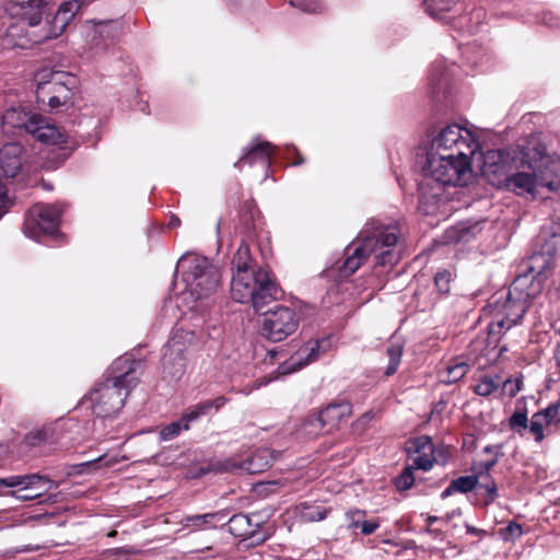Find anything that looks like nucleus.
Segmentation results:
<instances>
[{"label": "nucleus", "instance_id": "nucleus-45", "mask_svg": "<svg viewBox=\"0 0 560 560\" xmlns=\"http://www.w3.org/2000/svg\"><path fill=\"white\" fill-rule=\"evenodd\" d=\"M366 516V512L364 510L354 509L347 513V517L349 520V528L357 529L359 528V524Z\"/></svg>", "mask_w": 560, "mask_h": 560}, {"label": "nucleus", "instance_id": "nucleus-8", "mask_svg": "<svg viewBox=\"0 0 560 560\" xmlns=\"http://www.w3.org/2000/svg\"><path fill=\"white\" fill-rule=\"evenodd\" d=\"M528 275L517 276L508 290L498 291L499 295L492 304V316L502 315L498 325L503 326L505 320L510 325H515L524 317L530 301V293L525 289Z\"/></svg>", "mask_w": 560, "mask_h": 560}, {"label": "nucleus", "instance_id": "nucleus-7", "mask_svg": "<svg viewBox=\"0 0 560 560\" xmlns=\"http://www.w3.org/2000/svg\"><path fill=\"white\" fill-rule=\"evenodd\" d=\"M182 279L191 295L200 300L214 293L220 284V271L202 256H183L177 264Z\"/></svg>", "mask_w": 560, "mask_h": 560}, {"label": "nucleus", "instance_id": "nucleus-46", "mask_svg": "<svg viewBox=\"0 0 560 560\" xmlns=\"http://www.w3.org/2000/svg\"><path fill=\"white\" fill-rule=\"evenodd\" d=\"M202 416V413L199 411L198 407L196 405L190 406L188 409L183 412L182 418L190 427L191 422H195L199 420Z\"/></svg>", "mask_w": 560, "mask_h": 560}, {"label": "nucleus", "instance_id": "nucleus-11", "mask_svg": "<svg viewBox=\"0 0 560 560\" xmlns=\"http://www.w3.org/2000/svg\"><path fill=\"white\" fill-rule=\"evenodd\" d=\"M352 415V404L349 400L331 401L317 412L307 416L304 427H314L326 433L339 429Z\"/></svg>", "mask_w": 560, "mask_h": 560}, {"label": "nucleus", "instance_id": "nucleus-12", "mask_svg": "<svg viewBox=\"0 0 560 560\" xmlns=\"http://www.w3.org/2000/svg\"><path fill=\"white\" fill-rule=\"evenodd\" d=\"M187 360L185 345L179 340L168 341L162 357L163 377L170 381L180 380L186 372Z\"/></svg>", "mask_w": 560, "mask_h": 560}, {"label": "nucleus", "instance_id": "nucleus-39", "mask_svg": "<svg viewBox=\"0 0 560 560\" xmlns=\"http://www.w3.org/2000/svg\"><path fill=\"white\" fill-rule=\"evenodd\" d=\"M509 425L511 430L522 432L523 430L529 429L527 411H515L509 419Z\"/></svg>", "mask_w": 560, "mask_h": 560}, {"label": "nucleus", "instance_id": "nucleus-28", "mask_svg": "<svg viewBox=\"0 0 560 560\" xmlns=\"http://www.w3.org/2000/svg\"><path fill=\"white\" fill-rule=\"evenodd\" d=\"M238 219L244 232L252 233L255 228V202L253 199L245 200L242 203Z\"/></svg>", "mask_w": 560, "mask_h": 560}, {"label": "nucleus", "instance_id": "nucleus-34", "mask_svg": "<svg viewBox=\"0 0 560 560\" xmlns=\"http://www.w3.org/2000/svg\"><path fill=\"white\" fill-rule=\"evenodd\" d=\"M415 483L413 467L406 466L394 479V486L398 491L409 490Z\"/></svg>", "mask_w": 560, "mask_h": 560}, {"label": "nucleus", "instance_id": "nucleus-58", "mask_svg": "<svg viewBox=\"0 0 560 560\" xmlns=\"http://www.w3.org/2000/svg\"><path fill=\"white\" fill-rule=\"evenodd\" d=\"M485 331L487 332V337L489 338V337H490V324H488V325L485 327Z\"/></svg>", "mask_w": 560, "mask_h": 560}, {"label": "nucleus", "instance_id": "nucleus-32", "mask_svg": "<svg viewBox=\"0 0 560 560\" xmlns=\"http://www.w3.org/2000/svg\"><path fill=\"white\" fill-rule=\"evenodd\" d=\"M386 353L388 357V364L385 370V375L392 376L397 372L399 368L402 355V349L400 346L392 345L387 348Z\"/></svg>", "mask_w": 560, "mask_h": 560}, {"label": "nucleus", "instance_id": "nucleus-52", "mask_svg": "<svg viewBox=\"0 0 560 560\" xmlns=\"http://www.w3.org/2000/svg\"><path fill=\"white\" fill-rule=\"evenodd\" d=\"M443 520V517H439V516H435V515H428L427 518H425V524L428 527H431L434 523L439 522Z\"/></svg>", "mask_w": 560, "mask_h": 560}, {"label": "nucleus", "instance_id": "nucleus-23", "mask_svg": "<svg viewBox=\"0 0 560 560\" xmlns=\"http://www.w3.org/2000/svg\"><path fill=\"white\" fill-rule=\"evenodd\" d=\"M479 483L478 475L460 476L453 479L450 485L442 491L441 498L446 499L455 492L468 493L476 489Z\"/></svg>", "mask_w": 560, "mask_h": 560}, {"label": "nucleus", "instance_id": "nucleus-9", "mask_svg": "<svg viewBox=\"0 0 560 560\" xmlns=\"http://www.w3.org/2000/svg\"><path fill=\"white\" fill-rule=\"evenodd\" d=\"M66 209L63 203H37L26 213L24 233L33 238L42 234L55 235L59 232L60 218Z\"/></svg>", "mask_w": 560, "mask_h": 560}, {"label": "nucleus", "instance_id": "nucleus-62", "mask_svg": "<svg viewBox=\"0 0 560 560\" xmlns=\"http://www.w3.org/2000/svg\"><path fill=\"white\" fill-rule=\"evenodd\" d=\"M498 387V385H494V383L492 382V385H491V388H492V392Z\"/></svg>", "mask_w": 560, "mask_h": 560}, {"label": "nucleus", "instance_id": "nucleus-25", "mask_svg": "<svg viewBox=\"0 0 560 560\" xmlns=\"http://www.w3.org/2000/svg\"><path fill=\"white\" fill-rule=\"evenodd\" d=\"M49 93L61 95L63 101H67L70 97V90L62 82L45 80L37 84L36 95L38 101L45 102L46 96H48Z\"/></svg>", "mask_w": 560, "mask_h": 560}, {"label": "nucleus", "instance_id": "nucleus-33", "mask_svg": "<svg viewBox=\"0 0 560 560\" xmlns=\"http://www.w3.org/2000/svg\"><path fill=\"white\" fill-rule=\"evenodd\" d=\"M229 401V398L225 396H218L214 399H207L201 400L196 406L198 407L199 411L202 413V416H208L212 412L219 411L225 404Z\"/></svg>", "mask_w": 560, "mask_h": 560}, {"label": "nucleus", "instance_id": "nucleus-13", "mask_svg": "<svg viewBox=\"0 0 560 560\" xmlns=\"http://www.w3.org/2000/svg\"><path fill=\"white\" fill-rule=\"evenodd\" d=\"M275 462L269 448H259L243 460L228 459L222 463L220 469L224 471H242L249 475L261 474L268 470Z\"/></svg>", "mask_w": 560, "mask_h": 560}, {"label": "nucleus", "instance_id": "nucleus-29", "mask_svg": "<svg viewBox=\"0 0 560 560\" xmlns=\"http://www.w3.org/2000/svg\"><path fill=\"white\" fill-rule=\"evenodd\" d=\"M457 0H425V11L435 19H443V13L451 11Z\"/></svg>", "mask_w": 560, "mask_h": 560}, {"label": "nucleus", "instance_id": "nucleus-20", "mask_svg": "<svg viewBox=\"0 0 560 560\" xmlns=\"http://www.w3.org/2000/svg\"><path fill=\"white\" fill-rule=\"evenodd\" d=\"M273 155V147L268 141H261L250 149H248L245 154L235 162V167L242 168L244 165H254L261 164L264 166H269L271 163V158Z\"/></svg>", "mask_w": 560, "mask_h": 560}, {"label": "nucleus", "instance_id": "nucleus-56", "mask_svg": "<svg viewBox=\"0 0 560 560\" xmlns=\"http://www.w3.org/2000/svg\"><path fill=\"white\" fill-rule=\"evenodd\" d=\"M179 224H180V220L177 217L171 218V220H170V226L171 228H176Z\"/></svg>", "mask_w": 560, "mask_h": 560}, {"label": "nucleus", "instance_id": "nucleus-63", "mask_svg": "<svg viewBox=\"0 0 560 560\" xmlns=\"http://www.w3.org/2000/svg\"><path fill=\"white\" fill-rule=\"evenodd\" d=\"M485 452H490V446H485Z\"/></svg>", "mask_w": 560, "mask_h": 560}, {"label": "nucleus", "instance_id": "nucleus-18", "mask_svg": "<svg viewBox=\"0 0 560 560\" xmlns=\"http://www.w3.org/2000/svg\"><path fill=\"white\" fill-rule=\"evenodd\" d=\"M3 122L9 124L15 128H24L35 139L42 130V126L46 124L45 119L42 116H27V114L21 113L15 108L8 109L4 113Z\"/></svg>", "mask_w": 560, "mask_h": 560}, {"label": "nucleus", "instance_id": "nucleus-61", "mask_svg": "<svg viewBox=\"0 0 560 560\" xmlns=\"http://www.w3.org/2000/svg\"><path fill=\"white\" fill-rule=\"evenodd\" d=\"M502 233H503V237H504V238H506V236H508V234H509V233H508V231H506V230H503V231H502Z\"/></svg>", "mask_w": 560, "mask_h": 560}, {"label": "nucleus", "instance_id": "nucleus-48", "mask_svg": "<svg viewBox=\"0 0 560 560\" xmlns=\"http://www.w3.org/2000/svg\"><path fill=\"white\" fill-rule=\"evenodd\" d=\"M50 486L46 489H42L39 491H36L34 493H30V494H18L16 491H11L10 494L12 497H15L16 499L19 500H23V501H30V500H33V499H37L39 497H42V494L47 491V490H50L51 488H54V485L49 483Z\"/></svg>", "mask_w": 560, "mask_h": 560}, {"label": "nucleus", "instance_id": "nucleus-55", "mask_svg": "<svg viewBox=\"0 0 560 560\" xmlns=\"http://www.w3.org/2000/svg\"><path fill=\"white\" fill-rule=\"evenodd\" d=\"M528 271H529V273H532V275H533V276H532V278H533V279H534V278H536V277H538V276H540V275L542 273V270H536V268H535L534 266H530V267L528 268Z\"/></svg>", "mask_w": 560, "mask_h": 560}, {"label": "nucleus", "instance_id": "nucleus-38", "mask_svg": "<svg viewBox=\"0 0 560 560\" xmlns=\"http://www.w3.org/2000/svg\"><path fill=\"white\" fill-rule=\"evenodd\" d=\"M523 534L522 526L516 522H510L506 526L499 529L498 535L504 541H512L520 538Z\"/></svg>", "mask_w": 560, "mask_h": 560}, {"label": "nucleus", "instance_id": "nucleus-53", "mask_svg": "<svg viewBox=\"0 0 560 560\" xmlns=\"http://www.w3.org/2000/svg\"><path fill=\"white\" fill-rule=\"evenodd\" d=\"M303 163H304V158H303V155H302L300 152H298V151H296V152H295V159H294V161H293V163H292V164H293V165H301V164H303Z\"/></svg>", "mask_w": 560, "mask_h": 560}, {"label": "nucleus", "instance_id": "nucleus-1", "mask_svg": "<svg viewBox=\"0 0 560 560\" xmlns=\"http://www.w3.org/2000/svg\"><path fill=\"white\" fill-rule=\"evenodd\" d=\"M143 362L129 355L117 358L108 368L104 381L96 383L85 396L92 404L96 417L117 415L130 392L139 384Z\"/></svg>", "mask_w": 560, "mask_h": 560}, {"label": "nucleus", "instance_id": "nucleus-22", "mask_svg": "<svg viewBox=\"0 0 560 560\" xmlns=\"http://www.w3.org/2000/svg\"><path fill=\"white\" fill-rule=\"evenodd\" d=\"M59 433L52 424H46L28 432L24 442L30 447H42L57 443Z\"/></svg>", "mask_w": 560, "mask_h": 560}, {"label": "nucleus", "instance_id": "nucleus-54", "mask_svg": "<svg viewBox=\"0 0 560 560\" xmlns=\"http://www.w3.org/2000/svg\"><path fill=\"white\" fill-rule=\"evenodd\" d=\"M467 533H470V534L481 533L483 536L487 535L486 530H479V529H477L476 527H472V526H467Z\"/></svg>", "mask_w": 560, "mask_h": 560}, {"label": "nucleus", "instance_id": "nucleus-59", "mask_svg": "<svg viewBox=\"0 0 560 560\" xmlns=\"http://www.w3.org/2000/svg\"><path fill=\"white\" fill-rule=\"evenodd\" d=\"M483 467H485V469H486L487 471H489V470H490V462H486V463L483 464Z\"/></svg>", "mask_w": 560, "mask_h": 560}, {"label": "nucleus", "instance_id": "nucleus-60", "mask_svg": "<svg viewBox=\"0 0 560 560\" xmlns=\"http://www.w3.org/2000/svg\"><path fill=\"white\" fill-rule=\"evenodd\" d=\"M106 22L105 21H98V22H95L96 25H103L105 24Z\"/></svg>", "mask_w": 560, "mask_h": 560}, {"label": "nucleus", "instance_id": "nucleus-43", "mask_svg": "<svg viewBox=\"0 0 560 560\" xmlns=\"http://www.w3.org/2000/svg\"><path fill=\"white\" fill-rule=\"evenodd\" d=\"M22 147L18 143H8L0 150V163L4 162V159L21 155Z\"/></svg>", "mask_w": 560, "mask_h": 560}, {"label": "nucleus", "instance_id": "nucleus-57", "mask_svg": "<svg viewBox=\"0 0 560 560\" xmlns=\"http://www.w3.org/2000/svg\"><path fill=\"white\" fill-rule=\"evenodd\" d=\"M497 497V487L492 482V501L494 500V498Z\"/></svg>", "mask_w": 560, "mask_h": 560}, {"label": "nucleus", "instance_id": "nucleus-27", "mask_svg": "<svg viewBox=\"0 0 560 560\" xmlns=\"http://www.w3.org/2000/svg\"><path fill=\"white\" fill-rule=\"evenodd\" d=\"M219 518V513H205L187 515L183 520V524L186 527H194L196 529H205L209 527H215V521Z\"/></svg>", "mask_w": 560, "mask_h": 560}, {"label": "nucleus", "instance_id": "nucleus-17", "mask_svg": "<svg viewBox=\"0 0 560 560\" xmlns=\"http://www.w3.org/2000/svg\"><path fill=\"white\" fill-rule=\"evenodd\" d=\"M506 189L513 191L518 196H528L533 198L537 194V187L540 186L538 179L533 171H520L515 174L508 176L504 180Z\"/></svg>", "mask_w": 560, "mask_h": 560}, {"label": "nucleus", "instance_id": "nucleus-30", "mask_svg": "<svg viewBox=\"0 0 560 560\" xmlns=\"http://www.w3.org/2000/svg\"><path fill=\"white\" fill-rule=\"evenodd\" d=\"M187 430H189V425L180 417L177 421L164 425L160 431V438L162 441H171L177 438L182 431Z\"/></svg>", "mask_w": 560, "mask_h": 560}, {"label": "nucleus", "instance_id": "nucleus-36", "mask_svg": "<svg viewBox=\"0 0 560 560\" xmlns=\"http://www.w3.org/2000/svg\"><path fill=\"white\" fill-rule=\"evenodd\" d=\"M452 273L446 270H440L434 276V285L440 294H447L451 289Z\"/></svg>", "mask_w": 560, "mask_h": 560}, {"label": "nucleus", "instance_id": "nucleus-4", "mask_svg": "<svg viewBox=\"0 0 560 560\" xmlns=\"http://www.w3.org/2000/svg\"><path fill=\"white\" fill-rule=\"evenodd\" d=\"M398 242V229L384 226L376 229L349 244L345 249V260L338 271L341 278L353 275L371 255L375 256L376 265L392 267L398 261L394 248Z\"/></svg>", "mask_w": 560, "mask_h": 560}, {"label": "nucleus", "instance_id": "nucleus-10", "mask_svg": "<svg viewBox=\"0 0 560 560\" xmlns=\"http://www.w3.org/2000/svg\"><path fill=\"white\" fill-rule=\"evenodd\" d=\"M300 324L295 310L278 305L262 313L260 335L271 342H280L294 334Z\"/></svg>", "mask_w": 560, "mask_h": 560}, {"label": "nucleus", "instance_id": "nucleus-50", "mask_svg": "<svg viewBox=\"0 0 560 560\" xmlns=\"http://www.w3.org/2000/svg\"><path fill=\"white\" fill-rule=\"evenodd\" d=\"M67 101H63L61 95H48L47 103L50 108L56 109L63 105Z\"/></svg>", "mask_w": 560, "mask_h": 560}, {"label": "nucleus", "instance_id": "nucleus-3", "mask_svg": "<svg viewBox=\"0 0 560 560\" xmlns=\"http://www.w3.org/2000/svg\"><path fill=\"white\" fill-rule=\"evenodd\" d=\"M494 154L498 155V161H492V166L502 164L515 168L527 167L535 173L540 187L549 190L560 187V159L547 153L546 145L539 137L530 136L523 144H517L515 148L492 149V160Z\"/></svg>", "mask_w": 560, "mask_h": 560}, {"label": "nucleus", "instance_id": "nucleus-37", "mask_svg": "<svg viewBox=\"0 0 560 560\" xmlns=\"http://www.w3.org/2000/svg\"><path fill=\"white\" fill-rule=\"evenodd\" d=\"M475 381L478 382L472 386L474 392L480 396L490 395V375L486 371H479L475 374Z\"/></svg>", "mask_w": 560, "mask_h": 560}, {"label": "nucleus", "instance_id": "nucleus-6", "mask_svg": "<svg viewBox=\"0 0 560 560\" xmlns=\"http://www.w3.org/2000/svg\"><path fill=\"white\" fill-rule=\"evenodd\" d=\"M478 173L472 160H464L453 154H438L427 151L425 163L422 167V178L430 179L443 187L466 186L472 176H487Z\"/></svg>", "mask_w": 560, "mask_h": 560}, {"label": "nucleus", "instance_id": "nucleus-47", "mask_svg": "<svg viewBox=\"0 0 560 560\" xmlns=\"http://www.w3.org/2000/svg\"><path fill=\"white\" fill-rule=\"evenodd\" d=\"M380 525L381 523L378 520H362L359 524V528L363 535L368 536L373 534Z\"/></svg>", "mask_w": 560, "mask_h": 560}, {"label": "nucleus", "instance_id": "nucleus-51", "mask_svg": "<svg viewBox=\"0 0 560 560\" xmlns=\"http://www.w3.org/2000/svg\"><path fill=\"white\" fill-rule=\"evenodd\" d=\"M550 243L555 250H560V233L553 232L550 236Z\"/></svg>", "mask_w": 560, "mask_h": 560}, {"label": "nucleus", "instance_id": "nucleus-26", "mask_svg": "<svg viewBox=\"0 0 560 560\" xmlns=\"http://www.w3.org/2000/svg\"><path fill=\"white\" fill-rule=\"evenodd\" d=\"M36 140L42 143L56 145L66 143L67 136L55 125H49L46 122L44 126H42V130L39 131Z\"/></svg>", "mask_w": 560, "mask_h": 560}, {"label": "nucleus", "instance_id": "nucleus-31", "mask_svg": "<svg viewBox=\"0 0 560 560\" xmlns=\"http://www.w3.org/2000/svg\"><path fill=\"white\" fill-rule=\"evenodd\" d=\"M318 341L308 342L305 347L301 348L298 351L296 355L299 357V359L296 361V364L299 366H304L310 362L315 361L318 358Z\"/></svg>", "mask_w": 560, "mask_h": 560}, {"label": "nucleus", "instance_id": "nucleus-35", "mask_svg": "<svg viewBox=\"0 0 560 560\" xmlns=\"http://www.w3.org/2000/svg\"><path fill=\"white\" fill-rule=\"evenodd\" d=\"M22 162L21 158L12 156L4 159L3 163H0V171L5 177H15L21 171Z\"/></svg>", "mask_w": 560, "mask_h": 560}, {"label": "nucleus", "instance_id": "nucleus-15", "mask_svg": "<svg viewBox=\"0 0 560 560\" xmlns=\"http://www.w3.org/2000/svg\"><path fill=\"white\" fill-rule=\"evenodd\" d=\"M418 210L424 215H433L444 200V187L422 178L418 187Z\"/></svg>", "mask_w": 560, "mask_h": 560}, {"label": "nucleus", "instance_id": "nucleus-42", "mask_svg": "<svg viewBox=\"0 0 560 560\" xmlns=\"http://www.w3.org/2000/svg\"><path fill=\"white\" fill-rule=\"evenodd\" d=\"M523 381L521 378H508L503 382L502 390L510 398L515 397L522 389Z\"/></svg>", "mask_w": 560, "mask_h": 560}, {"label": "nucleus", "instance_id": "nucleus-44", "mask_svg": "<svg viewBox=\"0 0 560 560\" xmlns=\"http://www.w3.org/2000/svg\"><path fill=\"white\" fill-rule=\"evenodd\" d=\"M373 418H374V415L372 411H368V412L363 413L359 419H357L352 423L353 431L362 433L369 427V424Z\"/></svg>", "mask_w": 560, "mask_h": 560}, {"label": "nucleus", "instance_id": "nucleus-14", "mask_svg": "<svg viewBox=\"0 0 560 560\" xmlns=\"http://www.w3.org/2000/svg\"><path fill=\"white\" fill-rule=\"evenodd\" d=\"M229 532L243 540H250V546L264 544L269 538V533L261 529L260 523L253 522L247 514H234L228 522Z\"/></svg>", "mask_w": 560, "mask_h": 560}, {"label": "nucleus", "instance_id": "nucleus-40", "mask_svg": "<svg viewBox=\"0 0 560 560\" xmlns=\"http://www.w3.org/2000/svg\"><path fill=\"white\" fill-rule=\"evenodd\" d=\"M290 4L306 13L320 12L323 9L320 0H290Z\"/></svg>", "mask_w": 560, "mask_h": 560}, {"label": "nucleus", "instance_id": "nucleus-49", "mask_svg": "<svg viewBox=\"0 0 560 560\" xmlns=\"http://www.w3.org/2000/svg\"><path fill=\"white\" fill-rule=\"evenodd\" d=\"M435 455L439 457V462L435 463L444 465L450 457V450L445 446L435 447Z\"/></svg>", "mask_w": 560, "mask_h": 560}, {"label": "nucleus", "instance_id": "nucleus-41", "mask_svg": "<svg viewBox=\"0 0 560 560\" xmlns=\"http://www.w3.org/2000/svg\"><path fill=\"white\" fill-rule=\"evenodd\" d=\"M327 511L323 506H304L302 517L308 522H317L326 518Z\"/></svg>", "mask_w": 560, "mask_h": 560}, {"label": "nucleus", "instance_id": "nucleus-5", "mask_svg": "<svg viewBox=\"0 0 560 560\" xmlns=\"http://www.w3.org/2000/svg\"><path fill=\"white\" fill-rule=\"evenodd\" d=\"M428 151L438 154H453L464 160H472L478 173L488 174L487 153L480 150L472 133L457 124H447L432 137Z\"/></svg>", "mask_w": 560, "mask_h": 560}, {"label": "nucleus", "instance_id": "nucleus-19", "mask_svg": "<svg viewBox=\"0 0 560 560\" xmlns=\"http://www.w3.org/2000/svg\"><path fill=\"white\" fill-rule=\"evenodd\" d=\"M415 452L417 456L413 457V469L430 470L434 462H439L435 455V446L428 435H421L413 441Z\"/></svg>", "mask_w": 560, "mask_h": 560}, {"label": "nucleus", "instance_id": "nucleus-2", "mask_svg": "<svg viewBox=\"0 0 560 560\" xmlns=\"http://www.w3.org/2000/svg\"><path fill=\"white\" fill-rule=\"evenodd\" d=\"M234 269L231 296L238 303H252L256 312L278 299L280 289L271 275L257 266L249 245L242 241L232 259Z\"/></svg>", "mask_w": 560, "mask_h": 560}, {"label": "nucleus", "instance_id": "nucleus-24", "mask_svg": "<svg viewBox=\"0 0 560 560\" xmlns=\"http://www.w3.org/2000/svg\"><path fill=\"white\" fill-rule=\"evenodd\" d=\"M469 365L465 361L455 360L439 372V378L444 384H454L468 372Z\"/></svg>", "mask_w": 560, "mask_h": 560}, {"label": "nucleus", "instance_id": "nucleus-16", "mask_svg": "<svg viewBox=\"0 0 560 560\" xmlns=\"http://www.w3.org/2000/svg\"><path fill=\"white\" fill-rule=\"evenodd\" d=\"M560 424V398L551 402L547 408L535 412L529 423V431L535 441L540 443L544 438V428Z\"/></svg>", "mask_w": 560, "mask_h": 560}, {"label": "nucleus", "instance_id": "nucleus-21", "mask_svg": "<svg viewBox=\"0 0 560 560\" xmlns=\"http://www.w3.org/2000/svg\"><path fill=\"white\" fill-rule=\"evenodd\" d=\"M45 483H51L54 485L55 489L57 488V485L54 481H51L48 477L38 474L0 478V485H4L5 488L22 487L23 490H35L38 488V486Z\"/></svg>", "mask_w": 560, "mask_h": 560}]
</instances>
